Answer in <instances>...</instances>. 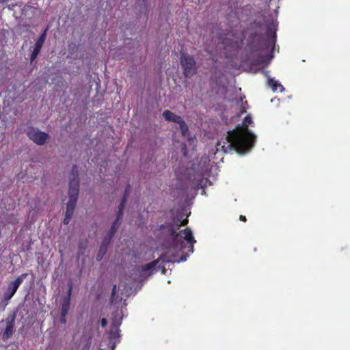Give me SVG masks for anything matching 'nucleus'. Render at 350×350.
Returning a JSON list of instances; mask_svg holds the SVG:
<instances>
[{"instance_id":"nucleus-1","label":"nucleus","mask_w":350,"mask_h":350,"mask_svg":"<svg viewBox=\"0 0 350 350\" xmlns=\"http://www.w3.org/2000/svg\"><path fill=\"white\" fill-rule=\"evenodd\" d=\"M253 124L252 117L247 115L242 124L228 132L227 139L229 142L228 148L233 149L238 153H245L250 150L254 144L256 136L250 131L248 126Z\"/></svg>"},{"instance_id":"nucleus-2","label":"nucleus","mask_w":350,"mask_h":350,"mask_svg":"<svg viewBox=\"0 0 350 350\" xmlns=\"http://www.w3.org/2000/svg\"><path fill=\"white\" fill-rule=\"evenodd\" d=\"M188 224V219H185L183 221L178 219L173 224H167L166 225H161V228H165L170 233L172 237V244L175 249L182 250L183 248V240L186 241L191 247V251L193 252V244L196 242L193 236L191 230L187 228L184 230L177 232V230L180 226H186Z\"/></svg>"},{"instance_id":"nucleus-3","label":"nucleus","mask_w":350,"mask_h":350,"mask_svg":"<svg viewBox=\"0 0 350 350\" xmlns=\"http://www.w3.org/2000/svg\"><path fill=\"white\" fill-rule=\"evenodd\" d=\"M180 63L183 70V75L185 77L191 78L196 74L198 66L196 65V62L192 55L186 53H181Z\"/></svg>"},{"instance_id":"nucleus-4","label":"nucleus","mask_w":350,"mask_h":350,"mask_svg":"<svg viewBox=\"0 0 350 350\" xmlns=\"http://www.w3.org/2000/svg\"><path fill=\"white\" fill-rule=\"evenodd\" d=\"M28 137L37 145H43L49 138V134L34 127H28L26 131Z\"/></svg>"},{"instance_id":"nucleus-5","label":"nucleus","mask_w":350,"mask_h":350,"mask_svg":"<svg viewBox=\"0 0 350 350\" xmlns=\"http://www.w3.org/2000/svg\"><path fill=\"white\" fill-rule=\"evenodd\" d=\"M27 273H22L17 277L14 281L10 282L8 286L7 291L3 294L4 299L9 301L16 293L20 285L23 280L27 277Z\"/></svg>"},{"instance_id":"nucleus-6","label":"nucleus","mask_w":350,"mask_h":350,"mask_svg":"<svg viewBox=\"0 0 350 350\" xmlns=\"http://www.w3.org/2000/svg\"><path fill=\"white\" fill-rule=\"evenodd\" d=\"M79 180L77 179H70L68 195L69 200L77 202L79 196Z\"/></svg>"},{"instance_id":"nucleus-7","label":"nucleus","mask_w":350,"mask_h":350,"mask_svg":"<svg viewBox=\"0 0 350 350\" xmlns=\"http://www.w3.org/2000/svg\"><path fill=\"white\" fill-rule=\"evenodd\" d=\"M161 260L163 262H169L171 260L166 258V256L165 255H161L159 258H158L156 260H154L150 263L146 264L142 267V271L143 272H149V275H151L152 273V271L155 269V267L158 264L159 261Z\"/></svg>"},{"instance_id":"nucleus-8","label":"nucleus","mask_w":350,"mask_h":350,"mask_svg":"<svg viewBox=\"0 0 350 350\" xmlns=\"http://www.w3.org/2000/svg\"><path fill=\"white\" fill-rule=\"evenodd\" d=\"M14 317L12 318H8L6 319V327L3 333V340H6L9 339L13 334L14 332Z\"/></svg>"},{"instance_id":"nucleus-9","label":"nucleus","mask_w":350,"mask_h":350,"mask_svg":"<svg viewBox=\"0 0 350 350\" xmlns=\"http://www.w3.org/2000/svg\"><path fill=\"white\" fill-rule=\"evenodd\" d=\"M120 323H117L115 321H113L110 331L109 332V340L111 342H113L114 343L118 340L120 338V329L118 328Z\"/></svg>"},{"instance_id":"nucleus-10","label":"nucleus","mask_w":350,"mask_h":350,"mask_svg":"<svg viewBox=\"0 0 350 350\" xmlns=\"http://www.w3.org/2000/svg\"><path fill=\"white\" fill-rule=\"evenodd\" d=\"M163 117L167 122L177 123L182 119L180 116H177L170 110H165L162 114Z\"/></svg>"},{"instance_id":"nucleus-11","label":"nucleus","mask_w":350,"mask_h":350,"mask_svg":"<svg viewBox=\"0 0 350 350\" xmlns=\"http://www.w3.org/2000/svg\"><path fill=\"white\" fill-rule=\"evenodd\" d=\"M71 291H72V286L71 285L69 286V288L68 290V294L67 296L65 297L62 300V310L68 311L70 309V295H71Z\"/></svg>"},{"instance_id":"nucleus-12","label":"nucleus","mask_w":350,"mask_h":350,"mask_svg":"<svg viewBox=\"0 0 350 350\" xmlns=\"http://www.w3.org/2000/svg\"><path fill=\"white\" fill-rule=\"evenodd\" d=\"M268 85L271 88V90L273 92H276L278 90H280V92H282L283 90H284V88L283 87V85L281 83H280L278 81H275L273 79H268Z\"/></svg>"},{"instance_id":"nucleus-13","label":"nucleus","mask_w":350,"mask_h":350,"mask_svg":"<svg viewBox=\"0 0 350 350\" xmlns=\"http://www.w3.org/2000/svg\"><path fill=\"white\" fill-rule=\"evenodd\" d=\"M48 29H45L44 32L39 36L38 39L36 40L34 47L41 50L46 38V32Z\"/></svg>"},{"instance_id":"nucleus-14","label":"nucleus","mask_w":350,"mask_h":350,"mask_svg":"<svg viewBox=\"0 0 350 350\" xmlns=\"http://www.w3.org/2000/svg\"><path fill=\"white\" fill-rule=\"evenodd\" d=\"M76 204L77 202L69 200L67 203L66 211L65 214L72 217Z\"/></svg>"},{"instance_id":"nucleus-15","label":"nucleus","mask_w":350,"mask_h":350,"mask_svg":"<svg viewBox=\"0 0 350 350\" xmlns=\"http://www.w3.org/2000/svg\"><path fill=\"white\" fill-rule=\"evenodd\" d=\"M107 247H105V244L100 245L99 250L96 255L97 261H100L103 259V256L107 252Z\"/></svg>"},{"instance_id":"nucleus-16","label":"nucleus","mask_w":350,"mask_h":350,"mask_svg":"<svg viewBox=\"0 0 350 350\" xmlns=\"http://www.w3.org/2000/svg\"><path fill=\"white\" fill-rule=\"evenodd\" d=\"M180 126L181 133L183 136H185L189 131L188 126L183 118L178 122Z\"/></svg>"},{"instance_id":"nucleus-17","label":"nucleus","mask_w":350,"mask_h":350,"mask_svg":"<svg viewBox=\"0 0 350 350\" xmlns=\"http://www.w3.org/2000/svg\"><path fill=\"white\" fill-rule=\"evenodd\" d=\"M119 226H120V223L114 221L107 233L108 235H109L110 237H113L114 234H116L118 228H119Z\"/></svg>"},{"instance_id":"nucleus-18","label":"nucleus","mask_w":350,"mask_h":350,"mask_svg":"<svg viewBox=\"0 0 350 350\" xmlns=\"http://www.w3.org/2000/svg\"><path fill=\"white\" fill-rule=\"evenodd\" d=\"M71 176H72V178H70V179H77V180H79V177H78V167L76 165H74L72 167V170H71Z\"/></svg>"},{"instance_id":"nucleus-19","label":"nucleus","mask_w":350,"mask_h":350,"mask_svg":"<svg viewBox=\"0 0 350 350\" xmlns=\"http://www.w3.org/2000/svg\"><path fill=\"white\" fill-rule=\"evenodd\" d=\"M113 238V237H110L109 235H107L103 240V242L101 243V245H105V247L108 248V245H109L110 242H111V239Z\"/></svg>"},{"instance_id":"nucleus-20","label":"nucleus","mask_w":350,"mask_h":350,"mask_svg":"<svg viewBox=\"0 0 350 350\" xmlns=\"http://www.w3.org/2000/svg\"><path fill=\"white\" fill-rule=\"evenodd\" d=\"M126 201L127 200H126V198H122V200L118 206V211H124Z\"/></svg>"},{"instance_id":"nucleus-21","label":"nucleus","mask_w":350,"mask_h":350,"mask_svg":"<svg viewBox=\"0 0 350 350\" xmlns=\"http://www.w3.org/2000/svg\"><path fill=\"white\" fill-rule=\"evenodd\" d=\"M122 216H123V211H118L116 214V218L115 219V221H117L120 224V221L122 219Z\"/></svg>"},{"instance_id":"nucleus-22","label":"nucleus","mask_w":350,"mask_h":350,"mask_svg":"<svg viewBox=\"0 0 350 350\" xmlns=\"http://www.w3.org/2000/svg\"><path fill=\"white\" fill-rule=\"evenodd\" d=\"M130 188H131V186L129 184H128L125 188V190H124V195H123V197L122 198H126V200H127V198H128V196H129V191H130Z\"/></svg>"},{"instance_id":"nucleus-23","label":"nucleus","mask_w":350,"mask_h":350,"mask_svg":"<svg viewBox=\"0 0 350 350\" xmlns=\"http://www.w3.org/2000/svg\"><path fill=\"white\" fill-rule=\"evenodd\" d=\"M116 285L114 284L113 286V288H112V291H111V297H110V299H111V301L112 302L114 299V297H115V295L116 293Z\"/></svg>"},{"instance_id":"nucleus-24","label":"nucleus","mask_w":350,"mask_h":350,"mask_svg":"<svg viewBox=\"0 0 350 350\" xmlns=\"http://www.w3.org/2000/svg\"><path fill=\"white\" fill-rule=\"evenodd\" d=\"M71 217H72V216L65 214V217H64V219L63 221L64 224L66 225L68 224L70 221Z\"/></svg>"},{"instance_id":"nucleus-25","label":"nucleus","mask_w":350,"mask_h":350,"mask_svg":"<svg viewBox=\"0 0 350 350\" xmlns=\"http://www.w3.org/2000/svg\"><path fill=\"white\" fill-rule=\"evenodd\" d=\"M37 57H38V55L31 52V55H30V62L33 63V62L37 58Z\"/></svg>"},{"instance_id":"nucleus-26","label":"nucleus","mask_w":350,"mask_h":350,"mask_svg":"<svg viewBox=\"0 0 350 350\" xmlns=\"http://www.w3.org/2000/svg\"><path fill=\"white\" fill-rule=\"evenodd\" d=\"M107 319H105V318H103V319H101V321H100V325H101V327H106V326H107Z\"/></svg>"},{"instance_id":"nucleus-27","label":"nucleus","mask_w":350,"mask_h":350,"mask_svg":"<svg viewBox=\"0 0 350 350\" xmlns=\"http://www.w3.org/2000/svg\"><path fill=\"white\" fill-rule=\"evenodd\" d=\"M68 312V311L61 309V316H63V317H66Z\"/></svg>"},{"instance_id":"nucleus-28","label":"nucleus","mask_w":350,"mask_h":350,"mask_svg":"<svg viewBox=\"0 0 350 350\" xmlns=\"http://www.w3.org/2000/svg\"><path fill=\"white\" fill-rule=\"evenodd\" d=\"M40 49H36V48L33 47V51H32V53H35V54H36V55H38V54L40 53Z\"/></svg>"},{"instance_id":"nucleus-29","label":"nucleus","mask_w":350,"mask_h":350,"mask_svg":"<svg viewBox=\"0 0 350 350\" xmlns=\"http://www.w3.org/2000/svg\"><path fill=\"white\" fill-rule=\"evenodd\" d=\"M66 317H63V316H61V317H60V322H61L62 323L65 324V323H66Z\"/></svg>"},{"instance_id":"nucleus-30","label":"nucleus","mask_w":350,"mask_h":350,"mask_svg":"<svg viewBox=\"0 0 350 350\" xmlns=\"http://www.w3.org/2000/svg\"><path fill=\"white\" fill-rule=\"evenodd\" d=\"M239 219L241 221H244V222H245L247 221L245 216H243V215H240Z\"/></svg>"},{"instance_id":"nucleus-31","label":"nucleus","mask_w":350,"mask_h":350,"mask_svg":"<svg viewBox=\"0 0 350 350\" xmlns=\"http://www.w3.org/2000/svg\"><path fill=\"white\" fill-rule=\"evenodd\" d=\"M275 33H273V38L271 40L272 44L275 43Z\"/></svg>"},{"instance_id":"nucleus-32","label":"nucleus","mask_w":350,"mask_h":350,"mask_svg":"<svg viewBox=\"0 0 350 350\" xmlns=\"http://www.w3.org/2000/svg\"><path fill=\"white\" fill-rule=\"evenodd\" d=\"M245 111H245V109H243L241 110V114H242V113H245Z\"/></svg>"}]
</instances>
